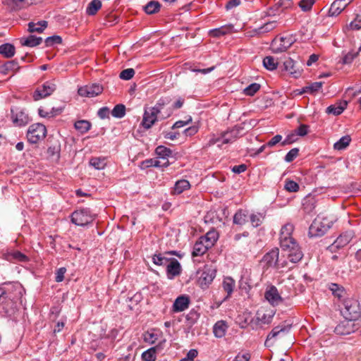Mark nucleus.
<instances>
[{
	"label": "nucleus",
	"instance_id": "12",
	"mask_svg": "<svg viewBox=\"0 0 361 361\" xmlns=\"http://www.w3.org/2000/svg\"><path fill=\"white\" fill-rule=\"evenodd\" d=\"M103 91V87L98 84L85 85L78 89V94L81 97H94Z\"/></svg>",
	"mask_w": 361,
	"mask_h": 361
},
{
	"label": "nucleus",
	"instance_id": "54",
	"mask_svg": "<svg viewBox=\"0 0 361 361\" xmlns=\"http://www.w3.org/2000/svg\"><path fill=\"white\" fill-rule=\"evenodd\" d=\"M157 334L151 332V331H147L143 334V339L145 342L149 343H154L157 340Z\"/></svg>",
	"mask_w": 361,
	"mask_h": 361
},
{
	"label": "nucleus",
	"instance_id": "58",
	"mask_svg": "<svg viewBox=\"0 0 361 361\" xmlns=\"http://www.w3.org/2000/svg\"><path fill=\"white\" fill-rule=\"evenodd\" d=\"M169 166V161L167 159L159 158L156 159V162L154 164L155 167L166 168Z\"/></svg>",
	"mask_w": 361,
	"mask_h": 361
},
{
	"label": "nucleus",
	"instance_id": "10",
	"mask_svg": "<svg viewBox=\"0 0 361 361\" xmlns=\"http://www.w3.org/2000/svg\"><path fill=\"white\" fill-rule=\"evenodd\" d=\"M345 314L350 320H355L360 316V307L357 300L347 299L343 301Z\"/></svg>",
	"mask_w": 361,
	"mask_h": 361
},
{
	"label": "nucleus",
	"instance_id": "21",
	"mask_svg": "<svg viewBox=\"0 0 361 361\" xmlns=\"http://www.w3.org/2000/svg\"><path fill=\"white\" fill-rule=\"evenodd\" d=\"M348 5L344 0H335L331 5L329 11L330 16H338Z\"/></svg>",
	"mask_w": 361,
	"mask_h": 361
},
{
	"label": "nucleus",
	"instance_id": "40",
	"mask_svg": "<svg viewBox=\"0 0 361 361\" xmlns=\"http://www.w3.org/2000/svg\"><path fill=\"white\" fill-rule=\"evenodd\" d=\"M161 5L157 1H151L145 6V11L147 14H154L157 13L160 9Z\"/></svg>",
	"mask_w": 361,
	"mask_h": 361
},
{
	"label": "nucleus",
	"instance_id": "32",
	"mask_svg": "<svg viewBox=\"0 0 361 361\" xmlns=\"http://www.w3.org/2000/svg\"><path fill=\"white\" fill-rule=\"evenodd\" d=\"M102 8V1L100 0L91 1L86 8V13L89 16H94Z\"/></svg>",
	"mask_w": 361,
	"mask_h": 361
},
{
	"label": "nucleus",
	"instance_id": "34",
	"mask_svg": "<svg viewBox=\"0 0 361 361\" xmlns=\"http://www.w3.org/2000/svg\"><path fill=\"white\" fill-rule=\"evenodd\" d=\"M247 221V212L245 210H238L233 216V224L244 225Z\"/></svg>",
	"mask_w": 361,
	"mask_h": 361
},
{
	"label": "nucleus",
	"instance_id": "42",
	"mask_svg": "<svg viewBox=\"0 0 361 361\" xmlns=\"http://www.w3.org/2000/svg\"><path fill=\"white\" fill-rule=\"evenodd\" d=\"M350 140V136H343L334 144V147L335 149L342 150L349 145Z\"/></svg>",
	"mask_w": 361,
	"mask_h": 361
},
{
	"label": "nucleus",
	"instance_id": "3",
	"mask_svg": "<svg viewBox=\"0 0 361 361\" xmlns=\"http://www.w3.org/2000/svg\"><path fill=\"white\" fill-rule=\"evenodd\" d=\"M336 221L334 216H318L309 228L310 237H319L324 235Z\"/></svg>",
	"mask_w": 361,
	"mask_h": 361
},
{
	"label": "nucleus",
	"instance_id": "29",
	"mask_svg": "<svg viewBox=\"0 0 361 361\" xmlns=\"http://www.w3.org/2000/svg\"><path fill=\"white\" fill-rule=\"evenodd\" d=\"M15 47L10 43H5L0 46V54L5 58H11L15 55Z\"/></svg>",
	"mask_w": 361,
	"mask_h": 361
},
{
	"label": "nucleus",
	"instance_id": "17",
	"mask_svg": "<svg viewBox=\"0 0 361 361\" xmlns=\"http://www.w3.org/2000/svg\"><path fill=\"white\" fill-rule=\"evenodd\" d=\"M234 26L232 24L225 25L220 27L209 30V34L213 37H220L221 36L236 32Z\"/></svg>",
	"mask_w": 361,
	"mask_h": 361
},
{
	"label": "nucleus",
	"instance_id": "37",
	"mask_svg": "<svg viewBox=\"0 0 361 361\" xmlns=\"http://www.w3.org/2000/svg\"><path fill=\"white\" fill-rule=\"evenodd\" d=\"M74 126L77 130L83 134L90 129L91 123L87 120H79L75 123Z\"/></svg>",
	"mask_w": 361,
	"mask_h": 361
},
{
	"label": "nucleus",
	"instance_id": "23",
	"mask_svg": "<svg viewBox=\"0 0 361 361\" xmlns=\"http://www.w3.org/2000/svg\"><path fill=\"white\" fill-rule=\"evenodd\" d=\"M347 105L348 102L346 101H341L328 106L326 109V112L328 114L338 116L343 112V111L346 109Z\"/></svg>",
	"mask_w": 361,
	"mask_h": 361
},
{
	"label": "nucleus",
	"instance_id": "60",
	"mask_svg": "<svg viewBox=\"0 0 361 361\" xmlns=\"http://www.w3.org/2000/svg\"><path fill=\"white\" fill-rule=\"evenodd\" d=\"M284 70L289 74H293V61L290 58L289 60L283 62Z\"/></svg>",
	"mask_w": 361,
	"mask_h": 361
},
{
	"label": "nucleus",
	"instance_id": "61",
	"mask_svg": "<svg viewBox=\"0 0 361 361\" xmlns=\"http://www.w3.org/2000/svg\"><path fill=\"white\" fill-rule=\"evenodd\" d=\"M308 133V126L307 125L302 124L299 128L295 130V134L299 136H305Z\"/></svg>",
	"mask_w": 361,
	"mask_h": 361
},
{
	"label": "nucleus",
	"instance_id": "48",
	"mask_svg": "<svg viewBox=\"0 0 361 361\" xmlns=\"http://www.w3.org/2000/svg\"><path fill=\"white\" fill-rule=\"evenodd\" d=\"M314 209V205L312 200H305L302 203V210L305 213L312 216Z\"/></svg>",
	"mask_w": 361,
	"mask_h": 361
},
{
	"label": "nucleus",
	"instance_id": "33",
	"mask_svg": "<svg viewBox=\"0 0 361 361\" xmlns=\"http://www.w3.org/2000/svg\"><path fill=\"white\" fill-rule=\"evenodd\" d=\"M322 87V82H316L310 85V86H307L303 87L302 90H295V94L301 95L305 92H314L319 90Z\"/></svg>",
	"mask_w": 361,
	"mask_h": 361
},
{
	"label": "nucleus",
	"instance_id": "59",
	"mask_svg": "<svg viewBox=\"0 0 361 361\" xmlns=\"http://www.w3.org/2000/svg\"><path fill=\"white\" fill-rule=\"evenodd\" d=\"M66 272V269L65 267L59 268L56 273V281L61 282L64 279V275Z\"/></svg>",
	"mask_w": 361,
	"mask_h": 361
},
{
	"label": "nucleus",
	"instance_id": "49",
	"mask_svg": "<svg viewBox=\"0 0 361 361\" xmlns=\"http://www.w3.org/2000/svg\"><path fill=\"white\" fill-rule=\"evenodd\" d=\"M260 88L258 83H252L244 89V94L247 96H253Z\"/></svg>",
	"mask_w": 361,
	"mask_h": 361
},
{
	"label": "nucleus",
	"instance_id": "20",
	"mask_svg": "<svg viewBox=\"0 0 361 361\" xmlns=\"http://www.w3.org/2000/svg\"><path fill=\"white\" fill-rule=\"evenodd\" d=\"M265 299L273 306L278 305L281 301V297L275 286H271L264 293Z\"/></svg>",
	"mask_w": 361,
	"mask_h": 361
},
{
	"label": "nucleus",
	"instance_id": "22",
	"mask_svg": "<svg viewBox=\"0 0 361 361\" xmlns=\"http://www.w3.org/2000/svg\"><path fill=\"white\" fill-rule=\"evenodd\" d=\"M189 298L185 295L178 297L173 305V311L175 312H183L189 306Z\"/></svg>",
	"mask_w": 361,
	"mask_h": 361
},
{
	"label": "nucleus",
	"instance_id": "13",
	"mask_svg": "<svg viewBox=\"0 0 361 361\" xmlns=\"http://www.w3.org/2000/svg\"><path fill=\"white\" fill-rule=\"evenodd\" d=\"M50 145L47 149V154L49 158L58 161L60 158L61 142L59 138L50 137Z\"/></svg>",
	"mask_w": 361,
	"mask_h": 361
},
{
	"label": "nucleus",
	"instance_id": "4",
	"mask_svg": "<svg viewBox=\"0 0 361 361\" xmlns=\"http://www.w3.org/2000/svg\"><path fill=\"white\" fill-rule=\"evenodd\" d=\"M242 130V127L236 126L231 130L222 133L220 136L212 137L209 140L207 145L212 146L218 144V146L221 147L223 144L233 142L239 136Z\"/></svg>",
	"mask_w": 361,
	"mask_h": 361
},
{
	"label": "nucleus",
	"instance_id": "26",
	"mask_svg": "<svg viewBox=\"0 0 361 361\" xmlns=\"http://www.w3.org/2000/svg\"><path fill=\"white\" fill-rule=\"evenodd\" d=\"M228 329V325L226 322L221 320L218 321L214 326V334L217 338H222L225 336Z\"/></svg>",
	"mask_w": 361,
	"mask_h": 361
},
{
	"label": "nucleus",
	"instance_id": "1",
	"mask_svg": "<svg viewBox=\"0 0 361 361\" xmlns=\"http://www.w3.org/2000/svg\"><path fill=\"white\" fill-rule=\"evenodd\" d=\"M165 104L164 99H161L154 106L145 109L142 125L145 129H149L159 118L165 119L171 116V111L167 112L165 115L159 116L164 108Z\"/></svg>",
	"mask_w": 361,
	"mask_h": 361
},
{
	"label": "nucleus",
	"instance_id": "30",
	"mask_svg": "<svg viewBox=\"0 0 361 361\" xmlns=\"http://www.w3.org/2000/svg\"><path fill=\"white\" fill-rule=\"evenodd\" d=\"M47 27V22L45 20L39 21L37 23L30 22L28 24V31L30 32L41 33Z\"/></svg>",
	"mask_w": 361,
	"mask_h": 361
},
{
	"label": "nucleus",
	"instance_id": "31",
	"mask_svg": "<svg viewBox=\"0 0 361 361\" xmlns=\"http://www.w3.org/2000/svg\"><path fill=\"white\" fill-rule=\"evenodd\" d=\"M235 281L232 278H231V277L224 278L223 283H222V286H223L224 290L227 293V295H226V298H228L231 295V294L233 291V289L235 288Z\"/></svg>",
	"mask_w": 361,
	"mask_h": 361
},
{
	"label": "nucleus",
	"instance_id": "50",
	"mask_svg": "<svg viewBox=\"0 0 361 361\" xmlns=\"http://www.w3.org/2000/svg\"><path fill=\"white\" fill-rule=\"evenodd\" d=\"M345 29L358 30L361 29V16L357 15L356 18L349 25H346Z\"/></svg>",
	"mask_w": 361,
	"mask_h": 361
},
{
	"label": "nucleus",
	"instance_id": "63",
	"mask_svg": "<svg viewBox=\"0 0 361 361\" xmlns=\"http://www.w3.org/2000/svg\"><path fill=\"white\" fill-rule=\"evenodd\" d=\"M357 54V53H352L348 52L347 54H345L343 59V63H350L356 57Z\"/></svg>",
	"mask_w": 361,
	"mask_h": 361
},
{
	"label": "nucleus",
	"instance_id": "47",
	"mask_svg": "<svg viewBox=\"0 0 361 361\" xmlns=\"http://www.w3.org/2000/svg\"><path fill=\"white\" fill-rule=\"evenodd\" d=\"M329 288L332 291V293L339 299H341L345 294L343 288L336 283H331Z\"/></svg>",
	"mask_w": 361,
	"mask_h": 361
},
{
	"label": "nucleus",
	"instance_id": "8",
	"mask_svg": "<svg viewBox=\"0 0 361 361\" xmlns=\"http://www.w3.org/2000/svg\"><path fill=\"white\" fill-rule=\"evenodd\" d=\"M293 44L291 35L283 36L274 39L271 44V49L274 53H280L286 51Z\"/></svg>",
	"mask_w": 361,
	"mask_h": 361
},
{
	"label": "nucleus",
	"instance_id": "15",
	"mask_svg": "<svg viewBox=\"0 0 361 361\" xmlns=\"http://www.w3.org/2000/svg\"><path fill=\"white\" fill-rule=\"evenodd\" d=\"M290 329V327L288 330L285 328L279 329V327H275L273 329L267 337V339L264 342L265 346L268 348L273 346L275 343V338L278 336L280 338L283 337L286 333L289 331Z\"/></svg>",
	"mask_w": 361,
	"mask_h": 361
},
{
	"label": "nucleus",
	"instance_id": "39",
	"mask_svg": "<svg viewBox=\"0 0 361 361\" xmlns=\"http://www.w3.org/2000/svg\"><path fill=\"white\" fill-rule=\"evenodd\" d=\"M263 66L266 69L269 71H274L276 69L278 62L273 56H268L264 58Z\"/></svg>",
	"mask_w": 361,
	"mask_h": 361
},
{
	"label": "nucleus",
	"instance_id": "62",
	"mask_svg": "<svg viewBox=\"0 0 361 361\" xmlns=\"http://www.w3.org/2000/svg\"><path fill=\"white\" fill-rule=\"evenodd\" d=\"M192 122V117L189 116L185 121H178L172 126V128H179Z\"/></svg>",
	"mask_w": 361,
	"mask_h": 361
},
{
	"label": "nucleus",
	"instance_id": "41",
	"mask_svg": "<svg viewBox=\"0 0 361 361\" xmlns=\"http://www.w3.org/2000/svg\"><path fill=\"white\" fill-rule=\"evenodd\" d=\"M157 347H152L145 350L142 354V358L144 361H155L157 358L156 351Z\"/></svg>",
	"mask_w": 361,
	"mask_h": 361
},
{
	"label": "nucleus",
	"instance_id": "28",
	"mask_svg": "<svg viewBox=\"0 0 361 361\" xmlns=\"http://www.w3.org/2000/svg\"><path fill=\"white\" fill-rule=\"evenodd\" d=\"M4 4L13 10H19L29 5L28 0H4Z\"/></svg>",
	"mask_w": 361,
	"mask_h": 361
},
{
	"label": "nucleus",
	"instance_id": "11",
	"mask_svg": "<svg viewBox=\"0 0 361 361\" xmlns=\"http://www.w3.org/2000/svg\"><path fill=\"white\" fill-rule=\"evenodd\" d=\"M11 119L14 125L17 126H23L30 122L28 115L20 108H12L11 110Z\"/></svg>",
	"mask_w": 361,
	"mask_h": 361
},
{
	"label": "nucleus",
	"instance_id": "53",
	"mask_svg": "<svg viewBox=\"0 0 361 361\" xmlns=\"http://www.w3.org/2000/svg\"><path fill=\"white\" fill-rule=\"evenodd\" d=\"M202 238H206L207 245L212 247L217 240V234L215 232H208L205 235L201 236Z\"/></svg>",
	"mask_w": 361,
	"mask_h": 361
},
{
	"label": "nucleus",
	"instance_id": "6",
	"mask_svg": "<svg viewBox=\"0 0 361 361\" xmlns=\"http://www.w3.org/2000/svg\"><path fill=\"white\" fill-rule=\"evenodd\" d=\"M95 216V214L91 213L89 209H81L73 212L71 221L77 226H85L92 223Z\"/></svg>",
	"mask_w": 361,
	"mask_h": 361
},
{
	"label": "nucleus",
	"instance_id": "27",
	"mask_svg": "<svg viewBox=\"0 0 361 361\" xmlns=\"http://www.w3.org/2000/svg\"><path fill=\"white\" fill-rule=\"evenodd\" d=\"M42 38L35 35H30L27 38H22L20 43L23 46L34 47L41 44Z\"/></svg>",
	"mask_w": 361,
	"mask_h": 361
},
{
	"label": "nucleus",
	"instance_id": "45",
	"mask_svg": "<svg viewBox=\"0 0 361 361\" xmlns=\"http://www.w3.org/2000/svg\"><path fill=\"white\" fill-rule=\"evenodd\" d=\"M315 0H300L298 2V6L303 12H308L312 10Z\"/></svg>",
	"mask_w": 361,
	"mask_h": 361
},
{
	"label": "nucleus",
	"instance_id": "44",
	"mask_svg": "<svg viewBox=\"0 0 361 361\" xmlns=\"http://www.w3.org/2000/svg\"><path fill=\"white\" fill-rule=\"evenodd\" d=\"M126 114V106L123 104H117L111 111V115L115 118H123Z\"/></svg>",
	"mask_w": 361,
	"mask_h": 361
},
{
	"label": "nucleus",
	"instance_id": "7",
	"mask_svg": "<svg viewBox=\"0 0 361 361\" xmlns=\"http://www.w3.org/2000/svg\"><path fill=\"white\" fill-rule=\"evenodd\" d=\"M216 269L212 265H205L200 272L198 283L202 288H205L213 281L216 276Z\"/></svg>",
	"mask_w": 361,
	"mask_h": 361
},
{
	"label": "nucleus",
	"instance_id": "38",
	"mask_svg": "<svg viewBox=\"0 0 361 361\" xmlns=\"http://www.w3.org/2000/svg\"><path fill=\"white\" fill-rule=\"evenodd\" d=\"M90 165L97 170H102L104 169L106 165V159L101 157H92L90 160Z\"/></svg>",
	"mask_w": 361,
	"mask_h": 361
},
{
	"label": "nucleus",
	"instance_id": "55",
	"mask_svg": "<svg viewBox=\"0 0 361 361\" xmlns=\"http://www.w3.org/2000/svg\"><path fill=\"white\" fill-rule=\"evenodd\" d=\"M135 75V71L133 68H127L122 71L120 73V78L123 80H128L133 78Z\"/></svg>",
	"mask_w": 361,
	"mask_h": 361
},
{
	"label": "nucleus",
	"instance_id": "16",
	"mask_svg": "<svg viewBox=\"0 0 361 361\" xmlns=\"http://www.w3.org/2000/svg\"><path fill=\"white\" fill-rule=\"evenodd\" d=\"M353 320L348 318V320H344L340 322L335 328L334 332L337 335L345 336L350 334L354 331Z\"/></svg>",
	"mask_w": 361,
	"mask_h": 361
},
{
	"label": "nucleus",
	"instance_id": "57",
	"mask_svg": "<svg viewBox=\"0 0 361 361\" xmlns=\"http://www.w3.org/2000/svg\"><path fill=\"white\" fill-rule=\"evenodd\" d=\"M197 355L198 352L197 350L191 349L187 353L186 357L182 358L180 361H193Z\"/></svg>",
	"mask_w": 361,
	"mask_h": 361
},
{
	"label": "nucleus",
	"instance_id": "56",
	"mask_svg": "<svg viewBox=\"0 0 361 361\" xmlns=\"http://www.w3.org/2000/svg\"><path fill=\"white\" fill-rule=\"evenodd\" d=\"M4 67L10 71H16L20 68L18 63L16 60L7 61L4 63Z\"/></svg>",
	"mask_w": 361,
	"mask_h": 361
},
{
	"label": "nucleus",
	"instance_id": "35",
	"mask_svg": "<svg viewBox=\"0 0 361 361\" xmlns=\"http://www.w3.org/2000/svg\"><path fill=\"white\" fill-rule=\"evenodd\" d=\"M353 238V233L351 232H345L340 235L335 241L338 247H343L348 244Z\"/></svg>",
	"mask_w": 361,
	"mask_h": 361
},
{
	"label": "nucleus",
	"instance_id": "25",
	"mask_svg": "<svg viewBox=\"0 0 361 361\" xmlns=\"http://www.w3.org/2000/svg\"><path fill=\"white\" fill-rule=\"evenodd\" d=\"M175 252H166L164 254H155L152 257V261L154 264L159 266H166L167 267L169 262L172 258H169L166 255H173Z\"/></svg>",
	"mask_w": 361,
	"mask_h": 361
},
{
	"label": "nucleus",
	"instance_id": "51",
	"mask_svg": "<svg viewBox=\"0 0 361 361\" xmlns=\"http://www.w3.org/2000/svg\"><path fill=\"white\" fill-rule=\"evenodd\" d=\"M276 27V21H271L264 23L262 27H259V33L268 32L274 30Z\"/></svg>",
	"mask_w": 361,
	"mask_h": 361
},
{
	"label": "nucleus",
	"instance_id": "5",
	"mask_svg": "<svg viewBox=\"0 0 361 361\" xmlns=\"http://www.w3.org/2000/svg\"><path fill=\"white\" fill-rule=\"evenodd\" d=\"M47 135V128L42 123H34L28 128L27 138L29 142L37 144L44 139Z\"/></svg>",
	"mask_w": 361,
	"mask_h": 361
},
{
	"label": "nucleus",
	"instance_id": "9",
	"mask_svg": "<svg viewBox=\"0 0 361 361\" xmlns=\"http://www.w3.org/2000/svg\"><path fill=\"white\" fill-rule=\"evenodd\" d=\"M56 89V85L54 82L47 81L42 87H38L33 94L35 101H38L51 95Z\"/></svg>",
	"mask_w": 361,
	"mask_h": 361
},
{
	"label": "nucleus",
	"instance_id": "52",
	"mask_svg": "<svg viewBox=\"0 0 361 361\" xmlns=\"http://www.w3.org/2000/svg\"><path fill=\"white\" fill-rule=\"evenodd\" d=\"M62 42V39L60 36L53 35L47 37L45 39V44L47 47H51L54 44H60Z\"/></svg>",
	"mask_w": 361,
	"mask_h": 361
},
{
	"label": "nucleus",
	"instance_id": "19",
	"mask_svg": "<svg viewBox=\"0 0 361 361\" xmlns=\"http://www.w3.org/2000/svg\"><path fill=\"white\" fill-rule=\"evenodd\" d=\"M209 247H211L207 245L206 238H202L200 237L194 245L192 255V257L202 256Z\"/></svg>",
	"mask_w": 361,
	"mask_h": 361
},
{
	"label": "nucleus",
	"instance_id": "24",
	"mask_svg": "<svg viewBox=\"0 0 361 361\" xmlns=\"http://www.w3.org/2000/svg\"><path fill=\"white\" fill-rule=\"evenodd\" d=\"M180 271L181 267L180 263L177 259L172 258L166 267L168 276H171L169 278L178 276L180 274Z\"/></svg>",
	"mask_w": 361,
	"mask_h": 361
},
{
	"label": "nucleus",
	"instance_id": "2",
	"mask_svg": "<svg viewBox=\"0 0 361 361\" xmlns=\"http://www.w3.org/2000/svg\"><path fill=\"white\" fill-rule=\"evenodd\" d=\"M293 224L290 223L286 224L281 228L279 238L282 251L287 252L284 254V256L287 255L290 262H293V256L292 254V250L293 248Z\"/></svg>",
	"mask_w": 361,
	"mask_h": 361
},
{
	"label": "nucleus",
	"instance_id": "64",
	"mask_svg": "<svg viewBox=\"0 0 361 361\" xmlns=\"http://www.w3.org/2000/svg\"><path fill=\"white\" fill-rule=\"evenodd\" d=\"M250 355L248 353L238 354L234 359V361H249Z\"/></svg>",
	"mask_w": 361,
	"mask_h": 361
},
{
	"label": "nucleus",
	"instance_id": "18",
	"mask_svg": "<svg viewBox=\"0 0 361 361\" xmlns=\"http://www.w3.org/2000/svg\"><path fill=\"white\" fill-rule=\"evenodd\" d=\"M279 259V250L278 249L272 250L267 252L262 258V262L264 266L269 267H273L276 265Z\"/></svg>",
	"mask_w": 361,
	"mask_h": 361
},
{
	"label": "nucleus",
	"instance_id": "43",
	"mask_svg": "<svg viewBox=\"0 0 361 361\" xmlns=\"http://www.w3.org/2000/svg\"><path fill=\"white\" fill-rule=\"evenodd\" d=\"M155 152L158 155V157L164 159H167V157H170L172 154V151L169 148L162 145L158 146L155 149Z\"/></svg>",
	"mask_w": 361,
	"mask_h": 361
},
{
	"label": "nucleus",
	"instance_id": "46",
	"mask_svg": "<svg viewBox=\"0 0 361 361\" xmlns=\"http://www.w3.org/2000/svg\"><path fill=\"white\" fill-rule=\"evenodd\" d=\"M264 216L262 213H252L250 216V220L254 227H257L261 225Z\"/></svg>",
	"mask_w": 361,
	"mask_h": 361
},
{
	"label": "nucleus",
	"instance_id": "14",
	"mask_svg": "<svg viewBox=\"0 0 361 361\" xmlns=\"http://www.w3.org/2000/svg\"><path fill=\"white\" fill-rule=\"evenodd\" d=\"M275 314L273 308L261 307L256 313L257 319L262 324H269Z\"/></svg>",
	"mask_w": 361,
	"mask_h": 361
},
{
	"label": "nucleus",
	"instance_id": "36",
	"mask_svg": "<svg viewBox=\"0 0 361 361\" xmlns=\"http://www.w3.org/2000/svg\"><path fill=\"white\" fill-rule=\"evenodd\" d=\"M190 186V183L187 180L183 179L178 180L175 184L173 193L177 195L180 194L183 191L189 189Z\"/></svg>",
	"mask_w": 361,
	"mask_h": 361
}]
</instances>
